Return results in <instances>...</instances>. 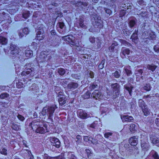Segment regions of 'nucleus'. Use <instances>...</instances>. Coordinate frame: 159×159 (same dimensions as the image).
<instances>
[{"instance_id": "nucleus-6", "label": "nucleus", "mask_w": 159, "mask_h": 159, "mask_svg": "<svg viewBox=\"0 0 159 159\" xmlns=\"http://www.w3.org/2000/svg\"><path fill=\"white\" fill-rule=\"evenodd\" d=\"M20 50L18 47L16 45L11 44L9 51L10 53V56L12 57H17L18 58H20L19 57Z\"/></svg>"}, {"instance_id": "nucleus-10", "label": "nucleus", "mask_w": 159, "mask_h": 159, "mask_svg": "<svg viewBox=\"0 0 159 159\" xmlns=\"http://www.w3.org/2000/svg\"><path fill=\"white\" fill-rule=\"evenodd\" d=\"M43 125V122L42 121L34 120L31 122L29 124V126H30L32 129L36 130L39 126H42Z\"/></svg>"}, {"instance_id": "nucleus-26", "label": "nucleus", "mask_w": 159, "mask_h": 159, "mask_svg": "<svg viewBox=\"0 0 159 159\" xmlns=\"http://www.w3.org/2000/svg\"><path fill=\"white\" fill-rule=\"evenodd\" d=\"M157 67V66H156L153 64H152L151 65L148 64L146 65V68L149 70H151L152 72H153Z\"/></svg>"}, {"instance_id": "nucleus-27", "label": "nucleus", "mask_w": 159, "mask_h": 159, "mask_svg": "<svg viewBox=\"0 0 159 159\" xmlns=\"http://www.w3.org/2000/svg\"><path fill=\"white\" fill-rule=\"evenodd\" d=\"M8 40L7 38L0 36V43L2 45H6L7 43Z\"/></svg>"}, {"instance_id": "nucleus-49", "label": "nucleus", "mask_w": 159, "mask_h": 159, "mask_svg": "<svg viewBox=\"0 0 159 159\" xmlns=\"http://www.w3.org/2000/svg\"><path fill=\"white\" fill-rule=\"evenodd\" d=\"M9 96V94L7 93H2L0 95V98L1 99H4L8 98Z\"/></svg>"}, {"instance_id": "nucleus-17", "label": "nucleus", "mask_w": 159, "mask_h": 159, "mask_svg": "<svg viewBox=\"0 0 159 159\" xmlns=\"http://www.w3.org/2000/svg\"><path fill=\"white\" fill-rule=\"evenodd\" d=\"M129 53L130 50L128 48L125 47H122V48L120 55L122 58H123L126 56L128 57V56L129 54Z\"/></svg>"}, {"instance_id": "nucleus-42", "label": "nucleus", "mask_w": 159, "mask_h": 159, "mask_svg": "<svg viewBox=\"0 0 159 159\" xmlns=\"http://www.w3.org/2000/svg\"><path fill=\"white\" fill-rule=\"evenodd\" d=\"M0 153L4 155H7V150L5 148H2L0 149Z\"/></svg>"}, {"instance_id": "nucleus-53", "label": "nucleus", "mask_w": 159, "mask_h": 159, "mask_svg": "<svg viewBox=\"0 0 159 159\" xmlns=\"http://www.w3.org/2000/svg\"><path fill=\"white\" fill-rule=\"evenodd\" d=\"M71 76L73 78L75 79H79L80 77V74H72Z\"/></svg>"}, {"instance_id": "nucleus-48", "label": "nucleus", "mask_w": 159, "mask_h": 159, "mask_svg": "<svg viewBox=\"0 0 159 159\" xmlns=\"http://www.w3.org/2000/svg\"><path fill=\"white\" fill-rule=\"evenodd\" d=\"M91 93L89 91H87L83 95V98L85 99H87L90 97Z\"/></svg>"}, {"instance_id": "nucleus-33", "label": "nucleus", "mask_w": 159, "mask_h": 159, "mask_svg": "<svg viewBox=\"0 0 159 159\" xmlns=\"http://www.w3.org/2000/svg\"><path fill=\"white\" fill-rule=\"evenodd\" d=\"M148 33L147 31H145L143 33V35H145V38L143 39V41L146 43H148L150 40V38L148 36Z\"/></svg>"}, {"instance_id": "nucleus-32", "label": "nucleus", "mask_w": 159, "mask_h": 159, "mask_svg": "<svg viewBox=\"0 0 159 159\" xmlns=\"http://www.w3.org/2000/svg\"><path fill=\"white\" fill-rule=\"evenodd\" d=\"M25 55L26 57L30 58L33 55V52L31 50H26L25 51Z\"/></svg>"}, {"instance_id": "nucleus-36", "label": "nucleus", "mask_w": 159, "mask_h": 159, "mask_svg": "<svg viewBox=\"0 0 159 159\" xmlns=\"http://www.w3.org/2000/svg\"><path fill=\"white\" fill-rule=\"evenodd\" d=\"M77 6H81L82 8L84 7H86L88 5V3L86 2H79L77 3Z\"/></svg>"}, {"instance_id": "nucleus-9", "label": "nucleus", "mask_w": 159, "mask_h": 159, "mask_svg": "<svg viewBox=\"0 0 159 159\" xmlns=\"http://www.w3.org/2000/svg\"><path fill=\"white\" fill-rule=\"evenodd\" d=\"M58 101L60 105H62L66 103L67 99L63 92L60 91L58 93Z\"/></svg>"}, {"instance_id": "nucleus-52", "label": "nucleus", "mask_w": 159, "mask_h": 159, "mask_svg": "<svg viewBox=\"0 0 159 159\" xmlns=\"http://www.w3.org/2000/svg\"><path fill=\"white\" fill-rule=\"evenodd\" d=\"M125 29H123V30L124 34L126 36L129 35L130 34V31L128 29H127L126 28Z\"/></svg>"}, {"instance_id": "nucleus-7", "label": "nucleus", "mask_w": 159, "mask_h": 159, "mask_svg": "<svg viewBox=\"0 0 159 159\" xmlns=\"http://www.w3.org/2000/svg\"><path fill=\"white\" fill-rule=\"evenodd\" d=\"M36 34V39L39 40L43 39L45 37V34L43 27H39L37 30Z\"/></svg>"}, {"instance_id": "nucleus-23", "label": "nucleus", "mask_w": 159, "mask_h": 159, "mask_svg": "<svg viewBox=\"0 0 159 159\" xmlns=\"http://www.w3.org/2000/svg\"><path fill=\"white\" fill-rule=\"evenodd\" d=\"M47 53L46 52H43L41 53L39 56V58L41 59V61H46L47 59Z\"/></svg>"}, {"instance_id": "nucleus-37", "label": "nucleus", "mask_w": 159, "mask_h": 159, "mask_svg": "<svg viewBox=\"0 0 159 159\" xmlns=\"http://www.w3.org/2000/svg\"><path fill=\"white\" fill-rule=\"evenodd\" d=\"M148 36L150 38V40H153L156 39V35L152 32L149 34L148 33Z\"/></svg>"}, {"instance_id": "nucleus-16", "label": "nucleus", "mask_w": 159, "mask_h": 159, "mask_svg": "<svg viewBox=\"0 0 159 159\" xmlns=\"http://www.w3.org/2000/svg\"><path fill=\"white\" fill-rule=\"evenodd\" d=\"M117 43L114 42L111 44V46L109 47V50L111 52H115L117 53L119 47Z\"/></svg>"}, {"instance_id": "nucleus-1", "label": "nucleus", "mask_w": 159, "mask_h": 159, "mask_svg": "<svg viewBox=\"0 0 159 159\" xmlns=\"http://www.w3.org/2000/svg\"><path fill=\"white\" fill-rule=\"evenodd\" d=\"M57 108L56 106H48V107H44L41 112V114L43 116L46 115L48 116V119L50 120L51 122H53L52 116L55 110Z\"/></svg>"}, {"instance_id": "nucleus-20", "label": "nucleus", "mask_w": 159, "mask_h": 159, "mask_svg": "<svg viewBox=\"0 0 159 159\" xmlns=\"http://www.w3.org/2000/svg\"><path fill=\"white\" fill-rule=\"evenodd\" d=\"M138 142V137L136 136H133L129 139V143L133 146L136 145Z\"/></svg>"}, {"instance_id": "nucleus-61", "label": "nucleus", "mask_w": 159, "mask_h": 159, "mask_svg": "<svg viewBox=\"0 0 159 159\" xmlns=\"http://www.w3.org/2000/svg\"><path fill=\"white\" fill-rule=\"evenodd\" d=\"M143 89L146 91H149L151 89V87L149 85L147 84L146 86L143 87Z\"/></svg>"}, {"instance_id": "nucleus-30", "label": "nucleus", "mask_w": 159, "mask_h": 159, "mask_svg": "<svg viewBox=\"0 0 159 159\" xmlns=\"http://www.w3.org/2000/svg\"><path fill=\"white\" fill-rule=\"evenodd\" d=\"M98 87V86L96 82H94L91 84H90L89 86V90L92 91L95 89L97 88Z\"/></svg>"}, {"instance_id": "nucleus-12", "label": "nucleus", "mask_w": 159, "mask_h": 159, "mask_svg": "<svg viewBox=\"0 0 159 159\" xmlns=\"http://www.w3.org/2000/svg\"><path fill=\"white\" fill-rule=\"evenodd\" d=\"M57 29L59 32L61 34L66 33L65 26L63 22H59L57 25Z\"/></svg>"}, {"instance_id": "nucleus-8", "label": "nucleus", "mask_w": 159, "mask_h": 159, "mask_svg": "<svg viewBox=\"0 0 159 159\" xmlns=\"http://www.w3.org/2000/svg\"><path fill=\"white\" fill-rule=\"evenodd\" d=\"M91 97L98 100H101L103 98V95L102 93L98 90H95L92 93Z\"/></svg>"}, {"instance_id": "nucleus-57", "label": "nucleus", "mask_w": 159, "mask_h": 159, "mask_svg": "<svg viewBox=\"0 0 159 159\" xmlns=\"http://www.w3.org/2000/svg\"><path fill=\"white\" fill-rule=\"evenodd\" d=\"M76 142L77 144H79L80 142V140H81V137L80 135H78L76 137Z\"/></svg>"}, {"instance_id": "nucleus-41", "label": "nucleus", "mask_w": 159, "mask_h": 159, "mask_svg": "<svg viewBox=\"0 0 159 159\" xmlns=\"http://www.w3.org/2000/svg\"><path fill=\"white\" fill-rule=\"evenodd\" d=\"M119 41L122 44H123L125 46L128 47H129L131 46V44H130L129 43L127 42L125 40L120 39H119Z\"/></svg>"}, {"instance_id": "nucleus-11", "label": "nucleus", "mask_w": 159, "mask_h": 159, "mask_svg": "<svg viewBox=\"0 0 159 159\" xmlns=\"http://www.w3.org/2000/svg\"><path fill=\"white\" fill-rule=\"evenodd\" d=\"M50 141L52 146L57 148H59L61 146V143L59 139L55 137L50 138Z\"/></svg>"}, {"instance_id": "nucleus-29", "label": "nucleus", "mask_w": 159, "mask_h": 159, "mask_svg": "<svg viewBox=\"0 0 159 159\" xmlns=\"http://www.w3.org/2000/svg\"><path fill=\"white\" fill-rule=\"evenodd\" d=\"M130 39H132L133 42L135 43H137L138 39L137 34L135 33H133L131 36Z\"/></svg>"}, {"instance_id": "nucleus-3", "label": "nucleus", "mask_w": 159, "mask_h": 159, "mask_svg": "<svg viewBox=\"0 0 159 159\" xmlns=\"http://www.w3.org/2000/svg\"><path fill=\"white\" fill-rule=\"evenodd\" d=\"M30 64L29 63L26 64L24 66L25 69H27L24 71H23L21 74V75L24 76H26L30 75V77H33L34 74V68L31 67L30 68H28V67H30Z\"/></svg>"}, {"instance_id": "nucleus-2", "label": "nucleus", "mask_w": 159, "mask_h": 159, "mask_svg": "<svg viewBox=\"0 0 159 159\" xmlns=\"http://www.w3.org/2000/svg\"><path fill=\"white\" fill-rule=\"evenodd\" d=\"M92 18V23L95 28H101L103 26V22L99 15L94 13Z\"/></svg>"}, {"instance_id": "nucleus-47", "label": "nucleus", "mask_w": 159, "mask_h": 159, "mask_svg": "<svg viewBox=\"0 0 159 159\" xmlns=\"http://www.w3.org/2000/svg\"><path fill=\"white\" fill-rule=\"evenodd\" d=\"M30 12L28 11H26L24 12L22 14L23 17L26 19L29 16Z\"/></svg>"}, {"instance_id": "nucleus-31", "label": "nucleus", "mask_w": 159, "mask_h": 159, "mask_svg": "<svg viewBox=\"0 0 159 159\" xmlns=\"http://www.w3.org/2000/svg\"><path fill=\"white\" fill-rule=\"evenodd\" d=\"M120 93V90L117 91H113L112 98L115 99L118 97Z\"/></svg>"}, {"instance_id": "nucleus-63", "label": "nucleus", "mask_w": 159, "mask_h": 159, "mask_svg": "<svg viewBox=\"0 0 159 159\" xmlns=\"http://www.w3.org/2000/svg\"><path fill=\"white\" fill-rule=\"evenodd\" d=\"M53 159H65V158L63 155H61L55 157H53Z\"/></svg>"}, {"instance_id": "nucleus-50", "label": "nucleus", "mask_w": 159, "mask_h": 159, "mask_svg": "<svg viewBox=\"0 0 159 159\" xmlns=\"http://www.w3.org/2000/svg\"><path fill=\"white\" fill-rule=\"evenodd\" d=\"M105 61V60L104 59L102 60L101 63L98 66V68L99 69H102L104 67Z\"/></svg>"}, {"instance_id": "nucleus-59", "label": "nucleus", "mask_w": 159, "mask_h": 159, "mask_svg": "<svg viewBox=\"0 0 159 159\" xmlns=\"http://www.w3.org/2000/svg\"><path fill=\"white\" fill-rule=\"evenodd\" d=\"M22 33L25 35H27L29 33V30L28 28H25L22 30Z\"/></svg>"}, {"instance_id": "nucleus-24", "label": "nucleus", "mask_w": 159, "mask_h": 159, "mask_svg": "<svg viewBox=\"0 0 159 159\" xmlns=\"http://www.w3.org/2000/svg\"><path fill=\"white\" fill-rule=\"evenodd\" d=\"M111 87L112 89V91H117L120 90V85L117 83L112 84L111 85Z\"/></svg>"}, {"instance_id": "nucleus-28", "label": "nucleus", "mask_w": 159, "mask_h": 159, "mask_svg": "<svg viewBox=\"0 0 159 159\" xmlns=\"http://www.w3.org/2000/svg\"><path fill=\"white\" fill-rule=\"evenodd\" d=\"M142 109L145 116H147L150 114V110L148 109L147 106H145V107H143Z\"/></svg>"}, {"instance_id": "nucleus-51", "label": "nucleus", "mask_w": 159, "mask_h": 159, "mask_svg": "<svg viewBox=\"0 0 159 159\" xmlns=\"http://www.w3.org/2000/svg\"><path fill=\"white\" fill-rule=\"evenodd\" d=\"M136 24V22L134 20H131L129 22V25L130 27L132 28Z\"/></svg>"}, {"instance_id": "nucleus-5", "label": "nucleus", "mask_w": 159, "mask_h": 159, "mask_svg": "<svg viewBox=\"0 0 159 159\" xmlns=\"http://www.w3.org/2000/svg\"><path fill=\"white\" fill-rule=\"evenodd\" d=\"M141 146L142 150L144 151H147L149 149L150 146L147 137L143 136L141 138Z\"/></svg>"}, {"instance_id": "nucleus-38", "label": "nucleus", "mask_w": 159, "mask_h": 159, "mask_svg": "<svg viewBox=\"0 0 159 159\" xmlns=\"http://www.w3.org/2000/svg\"><path fill=\"white\" fill-rule=\"evenodd\" d=\"M120 73L121 72L120 70H119V71L116 70L115 72L113 73L112 75L115 78H119L120 76Z\"/></svg>"}, {"instance_id": "nucleus-64", "label": "nucleus", "mask_w": 159, "mask_h": 159, "mask_svg": "<svg viewBox=\"0 0 159 159\" xmlns=\"http://www.w3.org/2000/svg\"><path fill=\"white\" fill-rule=\"evenodd\" d=\"M125 10H122L120 11V17H122L125 15Z\"/></svg>"}, {"instance_id": "nucleus-62", "label": "nucleus", "mask_w": 159, "mask_h": 159, "mask_svg": "<svg viewBox=\"0 0 159 159\" xmlns=\"http://www.w3.org/2000/svg\"><path fill=\"white\" fill-rule=\"evenodd\" d=\"M17 117L21 121H23L25 119L24 116L20 114H18Z\"/></svg>"}, {"instance_id": "nucleus-45", "label": "nucleus", "mask_w": 159, "mask_h": 159, "mask_svg": "<svg viewBox=\"0 0 159 159\" xmlns=\"http://www.w3.org/2000/svg\"><path fill=\"white\" fill-rule=\"evenodd\" d=\"M136 126L134 124H131L130 126V130L132 132H134L136 129Z\"/></svg>"}, {"instance_id": "nucleus-13", "label": "nucleus", "mask_w": 159, "mask_h": 159, "mask_svg": "<svg viewBox=\"0 0 159 159\" xmlns=\"http://www.w3.org/2000/svg\"><path fill=\"white\" fill-rule=\"evenodd\" d=\"M43 126L44 128L43 127L41 126H39L35 131L36 133L43 134L47 132H48V129L47 128L46 125L44 124L43 123Z\"/></svg>"}, {"instance_id": "nucleus-4", "label": "nucleus", "mask_w": 159, "mask_h": 159, "mask_svg": "<svg viewBox=\"0 0 159 159\" xmlns=\"http://www.w3.org/2000/svg\"><path fill=\"white\" fill-rule=\"evenodd\" d=\"M62 39L64 40L67 41L70 45L77 47L79 46V43L77 41L75 38L72 35L63 36Z\"/></svg>"}, {"instance_id": "nucleus-34", "label": "nucleus", "mask_w": 159, "mask_h": 159, "mask_svg": "<svg viewBox=\"0 0 159 159\" xmlns=\"http://www.w3.org/2000/svg\"><path fill=\"white\" fill-rule=\"evenodd\" d=\"M151 154L154 159H159V156L157 153L154 150L151 152Z\"/></svg>"}, {"instance_id": "nucleus-39", "label": "nucleus", "mask_w": 159, "mask_h": 159, "mask_svg": "<svg viewBox=\"0 0 159 159\" xmlns=\"http://www.w3.org/2000/svg\"><path fill=\"white\" fill-rule=\"evenodd\" d=\"M67 155L68 156V159H77V157L71 152H69Z\"/></svg>"}, {"instance_id": "nucleus-14", "label": "nucleus", "mask_w": 159, "mask_h": 159, "mask_svg": "<svg viewBox=\"0 0 159 159\" xmlns=\"http://www.w3.org/2000/svg\"><path fill=\"white\" fill-rule=\"evenodd\" d=\"M78 116L82 119H85L88 117V115L85 111L82 110H79L77 111Z\"/></svg>"}, {"instance_id": "nucleus-35", "label": "nucleus", "mask_w": 159, "mask_h": 159, "mask_svg": "<svg viewBox=\"0 0 159 159\" xmlns=\"http://www.w3.org/2000/svg\"><path fill=\"white\" fill-rule=\"evenodd\" d=\"M138 104L139 107L141 108V109L145 107V106H147L144 102L141 99H140L139 100Z\"/></svg>"}, {"instance_id": "nucleus-54", "label": "nucleus", "mask_w": 159, "mask_h": 159, "mask_svg": "<svg viewBox=\"0 0 159 159\" xmlns=\"http://www.w3.org/2000/svg\"><path fill=\"white\" fill-rule=\"evenodd\" d=\"M153 49L155 52L157 53L159 52V43L154 46Z\"/></svg>"}, {"instance_id": "nucleus-55", "label": "nucleus", "mask_w": 159, "mask_h": 159, "mask_svg": "<svg viewBox=\"0 0 159 159\" xmlns=\"http://www.w3.org/2000/svg\"><path fill=\"white\" fill-rule=\"evenodd\" d=\"M113 133L111 132H107L104 134V136L105 138H109L112 135Z\"/></svg>"}, {"instance_id": "nucleus-15", "label": "nucleus", "mask_w": 159, "mask_h": 159, "mask_svg": "<svg viewBox=\"0 0 159 159\" xmlns=\"http://www.w3.org/2000/svg\"><path fill=\"white\" fill-rule=\"evenodd\" d=\"M120 117L123 122H132L134 120L132 116L128 115L121 116Z\"/></svg>"}, {"instance_id": "nucleus-21", "label": "nucleus", "mask_w": 159, "mask_h": 159, "mask_svg": "<svg viewBox=\"0 0 159 159\" xmlns=\"http://www.w3.org/2000/svg\"><path fill=\"white\" fill-rule=\"evenodd\" d=\"M124 88L128 91L130 95L131 96L133 86L130 84H127L125 85Z\"/></svg>"}, {"instance_id": "nucleus-40", "label": "nucleus", "mask_w": 159, "mask_h": 159, "mask_svg": "<svg viewBox=\"0 0 159 159\" xmlns=\"http://www.w3.org/2000/svg\"><path fill=\"white\" fill-rule=\"evenodd\" d=\"M137 2L141 6L144 7L146 5V2L143 0H138Z\"/></svg>"}, {"instance_id": "nucleus-25", "label": "nucleus", "mask_w": 159, "mask_h": 159, "mask_svg": "<svg viewBox=\"0 0 159 159\" xmlns=\"http://www.w3.org/2000/svg\"><path fill=\"white\" fill-rule=\"evenodd\" d=\"M130 66H126L124 68V70L127 76H129L132 74V72L130 70Z\"/></svg>"}, {"instance_id": "nucleus-46", "label": "nucleus", "mask_w": 159, "mask_h": 159, "mask_svg": "<svg viewBox=\"0 0 159 159\" xmlns=\"http://www.w3.org/2000/svg\"><path fill=\"white\" fill-rule=\"evenodd\" d=\"M96 43L98 48H100L102 43V40L99 39H96Z\"/></svg>"}, {"instance_id": "nucleus-58", "label": "nucleus", "mask_w": 159, "mask_h": 159, "mask_svg": "<svg viewBox=\"0 0 159 159\" xmlns=\"http://www.w3.org/2000/svg\"><path fill=\"white\" fill-rule=\"evenodd\" d=\"M16 87L18 89L21 88L23 87V84L21 82L16 83Z\"/></svg>"}, {"instance_id": "nucleus-18", "label": "nucleus", "mask_w": 159, "mask_h": 159, "mask_svg": "<svg viewBox=\"0 0 159 159\" xmlns=\"http://www.w3.org/2000/svg\"><path fill=\"white\" fill-rule=\"evenodd\" d=\"M78 84L76 82H70L67 85V89L69 90H74L78 88Z\"/></svg>"}, {"instance_id": "nucleus-56", "label": "nucleus", "mask_w": 159, "mask_h": 159, "mask_svg": "<svg viewBox=\"0 0 159 159\" xmlns=\"http://www.w3.org/2000/svg\"><path fill=\"white\" fill-rule=\"evenodd\" d=\"M147 15V13L146 11H142L139 13V17H141L144 18Z\"/></svg>"}, {"instance_id": "nucleus-19", "label": "nucleus", "mask_w": 159, "mask_h": 159, "mask_svg": "<svg viewBox=\"0 0 159 159\" xmlns=\"http://www.w3.org/2000/svg\"><path fill=\"white\" fill-rule=\"evenodd\" d=\"M151 142L157 146L159 145V138L157 137L154 135H151L150 137Z\"/></svg>"}, {"instance_id": "nucleus-44", "label": "nucleus", "mask_w": 159, "mask_h": 159, "mask_svg": "<svg viewBox=\"0 0 159 159\" xmlns=\"http://www.w3.org/2000/svg\"><path fill=\"white\" fill-rule=\"evenodd\" d=\"M11 127L12 129L16 131L20 129L19 126L18 125L15 123L12 124Z\"/></svg>"}, {"instance_id": "nucleus-43", "label": "nucleus", "mask_w": 159, "mask_h": 159, "mask_svg": "<svg viewBox=\"0 0 159 159\" xmlns=\"http://www.w3.org/2000/svg\"><path fill=\"white\" fill-rule=\"evenodd\" d=\"M57 72L60 75H63L65 73V70L64 69L60 68L57 69Z\"/></svg>"}, {"instance_id": "nucleus-60", "label": "nucleus", "mask_w": 159, "mask_h": 159, "mask_svg": "<svg viewBox=\"0 0 159 159\" xmlns=\"http://www.w3.org/2000/svg\"><path fill=\"white\" fill-rule=\"evenodd\" d=\"M44 159H53V157H51L49 156L47 154H45L43 156Z\"/></svg>"}, {"instance_id": "nucleus-22", "label": "nucleus", "mask_w": 159, "mask_h": 159, "mask_svg": "<svg viewBox=\"0 0 159 159\" xmlns=\"http://www.w3.org/2000/svg\"><path fill=\"white\" fill-rule=\"evenodd\" d=\"M77 22L79 23V25L81 28L84 29L86 28V25L84 23V19L83 17H80Z\"/></svg>"}]
</instances>
